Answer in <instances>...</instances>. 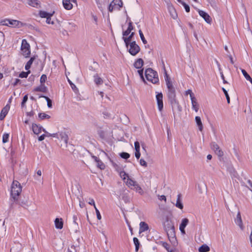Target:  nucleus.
<instances>
[{"label": "nucleus", "mask_w": 252, "mask_h": 252, "mask_svg": "<svg viewBox=\"0 0 252 252\" xmlns=\"http://www.w3.org/2000/svg\"><path fill=\"white\" fill-rule=\"evenodd\" d=\"M165 80L167 87V95L171 105L173 111L177 110L179 112L181 111L182 108L180 106L179 103L176 99V91L174 87L170 77L167 75V73H165Z\"/></svg>", "instance_id": "f257e3e1"}, {"label": "nucleus", "mask_w": 252, "mask_h": 252, "mask_svg": "<svg viewBox=\"0 0 252 252\" xmlns=\"http://www.w3.org/2000/svg\"><path fill=\"white\" fill-rule=\"evenodd\" d=\"M145 74L147 79L153 84H156L159 82V79L157 72L155 71L152 68H149L145 70Z\"/></svg>", "instance_id": "f03ea898"}, {"label": "nucleus", "mask_w": 252, "mask_h": 252, "mask_svg": "<svg viewBox=\"0 0 252 252\" xmlns=\"http://www.w3.org/2000/svg\"><path fill=\"white\" fill-rule=\"evenodd\" d=\"M21 191L22 187L21 184L17 181H14L11 189V194L12 197L14 199H17V197L20 194Z\"/></svg>", "instance_id": "7ed1b4c3"}, {"label": "nucleus", "mask_w": 252, "mask_h": 252, "mask_svg": "<svg viewBox=\"0 0 252 252\" xmlns=\"http://www.w3.org/2000/svg\"><path fill=\"white\" fill-rule=\"evenodd\" d=\"M162 223L164 229L166 231L167 235L174 236L175 227L174 223L172 220H164Z\"/></svg>", "instance_id": "20e7f679"}, {"label": "nucleus", "mask_w": 252, "mask_h": 252, "mask_svg": "<svg viewBox=\"0 0 252 252\" xmlns=\"http://www.w3.org/2000/svg\"><path fill=\"white\" fill-rule=\"evenodd\" d=\"M126 185L131 189L135 190L140 194H142L143 193L142 189L139 186L138 183L131 179H130L129 178H127L126 182Z\"/></svg>", "instance_id": "39448f33"}, {"label": "nucleus", "mask_w": 252, "mask_h": 252, "mask_svg": "<svg viewBox=\"0 0 252 252\" xmlns=\"http://www.w3.org/2000/svg\"><path fill=\"white\" fill-rule=\"evenodd\" d=\"M21 50L22 55L26 58L29 57L30 54V46L26 39L22 41Z\"/></svg>", "instance_id": "423d86ee"}, {"label": "nucleus", "mask_w": 252, "mask_h": 252, "mask_svg": "<svg viewBox=\"0 0 252 252\" xmlns=\"http://www.w3.org/2000/svg\"><path fill=\"white\" fill-rule=\"evenodd\" d=\"M127 49L129 53L132 56H135L140 50L139 46L136 44L135 41L129 42Z\"/></svg>", "instance_id": "0eeeda50"}, {"label": "nucleus", "mask_w": 252, "mask_h": 252, "mask_svg": "<svg viewBox=\"0 0 252 252\" xmlns=\"http://www.w3.org/2000/svg\"><path fill=\"white\" fill-rule=\"evenodd\" d=\"M198 12L199 15L202 17L207 23L211 24L212 21V18L207 13L200 9L198 10Z\"/></svg>", "instance_id": "6e6552de"}, {"label": "nucleus", "mask_w": 252, "mask_h": 252, "mask_svg": "<svg viewBox=\"0 0 252 252\" xmlns=\"http://www.w3.org/2000/svg\"><path fill=\"white\" fill-rule=\"evenodd\" d=\"M163 95L161 93H158L156 95V99L157 101V104L158 110L161 111L163 107V101H162Z\"/></svg>", "instance_id": "1a4fd4ad"}, {"label": "nucleus", "mask_w": 252, "mask_h": 252, "mask_svg": "<svg viewBox=\"0 0 252 252\" xmlns=\"http://www.w3.org/2000/svg\"><path fill=\"white\" fill-rule=\"evenodd\" d=\"M211 148L218 156L222 157L223 156V152L220 149L219 145L216 143L213 142L211 144Z\"/></svg>", "instance_id": "9d476101"}, {"label": "nucleus", "mask_w": 252, "mask_h": 252, "mask_svg": "<svg viewBox=\"0 0 252 252\" xmlns=\"http://www.w3.org/2000/svg\"><path fill=\"white\" fill-rule=\"evenodd\" d=\"M189 220L187 218H184L182 220V222L180 224L179 229L183 234H185L186 232L185 228L189 223Z\"/></svg>", "instance_id": "9b49d317"}, {"label": "nucleus", "mask_w": 252, "mask_h": 252, "mask_svg": "<svg viewBox=\"0 0 252 252\" xmlns=\"http://www.w3.org/2000/svg\"><path fill=\"white\" fill-rule=\"evenodd\" d=\"M235 222L237 225H238L239 226L241 230L244 229V225L243 224L240 212H238L237 214L236 218L235 219Z\"/></svg>", "instance_id": "f8f14e48"}, {"label": "nucleus", "mask_w": 252, "mask_h": 252, "mask_svg": "<svg viewBox=\"0 0 252 252\" xmlns=\"http://www.w3.org/2000/svg\"><path fill=\"white\" fill-rule=\"evenodd\" d=\"M10 108V106L9 105H6L4 108H2V109L1 111V112L0 113V120H2L6 115H7L9 110Z\"/></svg>", "instance_id": "ddd939ff"}, {"label": "nucleus", "mask_w": 252, "mask_h": 252, "mask_svg": "<svg viewBox=\"0 0 252 252\" xmlns=\"http://www.w3.org/2000/svg\"><path fill=\"white\" fill-rule=\"evenodd\" d=\"M134 35V32H131L128 37L123 36V39L124 40L126 48H128L129 42H131L132 37Z\"/></svg>", "instance_id": "4468645a"}, {"label": "nucleus", "mask_w": 252, "mask_h": 252, "mask_svg": "<svg viewBox=\"0 0 252 252\" xmlns=\"http://www.w3.org/2000/svg\"><path fill=\"white\" fill-rule=\"evenodd\" d=\"M54 13H55L54 11H53L52 12H47L45 11L40 10L39 11L38 14L41 18H46L48 16H53Z\"/></svg>", "instance_id": "2eb2a0df"}, {"label": "nucleus", "mask_w": 252, "mask_h": 252, "mask_svg": "<svg viewBox=\"0 0 252 252\" xmlns=\"http://www.w3.org/2000/svg\"><path fill=\"white\" fill-rule=\"evenodd\" d=\"M168 9L171 16L174 19H176L177 17V14L174 7L172 5H169L168 6Z\"/></svg>", "instance_id": "dca6fc26"}, {"label": "nucleus", "mask_w": 252, "mask_h": 252, "mask_svg": "<svg viewBox=\"0 0 252 252\" xmlns=\"http://www.w3.org/2000/svg\"><path fill=\"white\" fill-rule=\"evenodd\" d=\"M58 139L63 141L66 145L67 144L68 141V136L65 132H59Z\"/></svg>", "instance_id": "f3484780"}, {"label": "nucleus", "mask_w": 252, "mask_h": 252, "mask_svg": "<svg viewBox=\"0 0 252 252\" xmlns=\"http://www.w3.org/2000/svg\"><path fill=\"white\" fill-rule=\"evenodd\" d=\"M32 128L34 133L37 135L39 134L43 129L41 126L36 124H33Z\"/></svg>", "instance_id": "a211bd4d"}, {"label": "nucleus", "mask_w": 252, "mask_h": 252, "mask_svg": "<svg viewBox=\"0 0 252 252\" xmlns=\"http://www.w3.org/2000/svg\"><path fill=\"white\" fill-rule=\"evenodd\" d=\"M139 232L142 233L149 229V226L145 222L141 221L140 224Z\"/></svg>", "instance_id": "6ab92c4d"}, {"label": "nucleus", "mask_w": 252, "mask_h": 252, "mask_svg": "<svg viewBox=\"0 0 252 252\" xmlns=\"http://www.w3.org/2000/svg\"><path fill=\"white\" fill-rule=\"evenodd\" d=\"M9 22H8V26L12 28L18 27L19 24H22L21 22L16 20L9 19Z\"/></svg>", "instance_id": "aec40b11"}, {"label": "nucleus", "mask_w": 252, "mask_h": 252, "mask_svg": "<svg viewBox=\"0 0 252 252\" xmlns=\"http://www.w3.org/2000/svg\"><path fill=\"white\" fill-rule=\"evenodd\" d=\"M133 30L132 22H129L128 23V27L127 30L123 32V36H126L129 34L131 31Z\"/></svg>", "instance_id": "412c9836"}, {"label": "nucleus", "mask_w": 252, "mask_h": 252, "mask_svg": "<svg viewBox=\"0 0 252 252\" xmlns=\"http://www.w3.org/2000/svg\"><path fill=\"white\" fill-rule=\"evenodd\" d=\"M190 99L191 101L192 109L197 112L199 109V105L197 102L196 99L195 97H193Z\"/></svg>", "instance_id": "4be33fe9"}, {"label": "nucleus", "mask_w": 252, "mask_h": 252, "mask_svg": "<svg viewBox=\"0 0 252 252\" xmlns=\"http://www.w3.org/2000/svg\"><path fill=\"white\" fill-rule=\"evenodd\" d=\"M55 227L57 229H62L63 227V221L62 219L56 218L55 220Z\"/></svg>", "instance_id": "5701e85b"}, {"label": "nucleus", "mask_w": 252, "mask_h": 252, "mask_svg": "<svg viewBox=\"0 0 252 252\" xmlns=\"http://www.w3.org/2000/svg\"><path fill=\"white\" fill-rule=\"evenodd\" d=\"M70 0H63V4L64 8L67 10H70L72 8V4Z\"/></svg>", "instance_id": "b1692460"}, {"label": "nucleus", "mask_w": 252, "mask_h": 252, "mask_svg": "<svg viewBox=\"0 0 252 252\" xmlns=\"http://www.w3.org/2000/svg\"><path fill=\"white\" fill-rule=\"evenodd\" d=\"M47 91V88L44 85L41 84L40 86L35 88L33 90L34 92H40L45 93Z\"/></svg>", "instance_id": "393cba45"}, {"label": "nucleus", "mask_w": 252, "mask_h": 252, "mask_svg": "<svg viewBox=\"0 0 252 252\" xmlns=\"http://www.w3.org/2000/svg\"><path fill=\"white\" fill-rule=\"evenodd\" d=\"M144 62L142 59H138L134 63V66L135 68L139 69L143 65Z\"/></svg>", "instance_id": "a878e982"}, {"label": "nucleus", "mask_w": 252, "mask_h": 252, "mask_svg": "<svg viewBox=\"0 0 252 252\" xmlns=\"http://www.w3.org/2000/svg\"><path fill=\"white\" fill-rule=\"evenodd\" d=\"M112 3L115 6L117 10H120L123 6V2L121 0H113Z\"/></svg>", "instance_id": "bb28decb"}, {"label": "nucleus", "mask_w": 252, "mask_h": 252, "mask_svg": "<svg viewBox=\"0 0 252 252\" xmlns=\"http://www.w3.org/2000/svg\"><path fill=\"white\" fill-rule=\"evenodd\" d=\"M195 122L196 123V124L198 127L199 130L200 131H202L203 130V125L201 122V120L200 117L199 116H196L195 118Z\"/></svg>", "instance_id": "cd10ccee"}, {"label": "nucleus", "mask_w": 252, "mask_h": 252, "mask_svg": "<svg viewBox=\"0 0 252 252\" xmlns=\"http://www.w3.org/2000/svg\"><path fill=\"white\" fill-rule=\"evenodd\" d=\"M27 3L29 5L37 8L39 6V2L37 0H27Z\"/></svg>", "instance_id": "c85d7f7f"}, {"label": "nucleus", "mask_w": 252, "mask_h": 252, "mask_svg": "<svg viewBox=\"0 0 252 252\" xmlns=\"http://www.w3.org/2000/svg\"><path fill=\"white\" fill-rule=\"evenodd\" d=\"M181 196V195L180 194L178 195V197H177V201H176L175 206L177 208H178L180 209H182L183 208V205L182 203L181 202V200L180 199Z\"/></svg>", "instance_id": "c756f323"}, {"label": "nucleus", "mask_w": 252, "mask_h": 252, "mask_svg": "<svg viewBox=\"0 0 252 252\" xmlns=\"http://www.w3.org/2000/svg\"><path fill=\"white\" fill-rule=\"evenodd\" d=\"M94 82L97 85H101L103 83L102 79L99 77L97 74L94 75Z\"/></svg>", "instance_id": "7c9ffc66"}, {"label": "nucleus", "mask_w": 252, "mask_h": 252, "mask_svg": "<svg viewBox=\"0 0 252 252\" xmlns=\"http://www.w3.org/2000/svg\"><path fill=\"white\" fill-rule=\"evenodd\" d=\"M198 250L199 252H207L210 251V248L207 245L204 244L202 245Z\"/></svg>", "instance_id": "2f4dec72"}, {"label": "nucleus", "mask_w": 252, "mask_h": 252, "mask_svg": "<svg viewBox=\"0 0 252 252\" xmlns=\"http://www.w3.org/2000/svg\"><path fill=\"white\" fill-rule=\"evenodd\" d=\"M34 59H35L34 57H32L30 59V60L25 65V69L26 70H28L31 68V65L32 64Z\"/></svg>", "instance_id": "473e14b6"}, {"label": "nucleus", "mask_w": 252, "mask_h": 252, "mask_svg": "<svg viewBox=\"0 0 252 252\" xmlns=\"http://www.w3.org/2000/svg\"><path fill=\"white\" fill-rule=\"evenodd\" d=\"M38 117L41 120L49 119L50 118V116L44 113H40L38 114Z\"/></svg>", "instance_id": "72a5a7b5"}, {"label": "nucleus", "mask_w": 252, "mask_h": 252, "mask_svg": "<svg viewBox=\"0 0 252 252\" xmlns=\"http://www.w3.org/2000/svg\"><path fill=\"white\" fill-rule=\"evenodd\" d=\"M39 97H44L45 98V99L47 101V106L49 108H52V100L47 96H44V95H40L39 96Z\"/></svg>", "instance_id": "f704fd0d"}, {"label": "nucleus", "mask_w": 252, "mask_h": 252, "mask_svg": "<svg viewBox=\"0 0 252 252\" xmlns=\"http://www.w3.org/2000/svg\"><path fill=\"white\" fill-rule=\"evenodd\" d=\"M133 242L135 246V251L137 252L139 250V245H140V243L139 242V240L137 238L134 237V238H133Z\"/></svg>", "instance_id": "c9c22d12"}, {"label": "nucleus", "mask_w": 252, "mask_h": 252, "mask_svg": "<svg viewBox=\"0 0 252 252\" xmlns=\"http://www.w3.org/2000/svg\"><path fill=\"white\" fill-rule=\"evenodd\" d=\"M68 83H69L70 87H71L73 91L75 93H77L78 92V89L76 87V86L69 80L68 79Z\"/></svg>", "instance_id": "e433bc0d"}, {"label": "nucleus", "mask_w": 252, "mask_h": 252, "mask_svg": "<svg viewBox=\"0 0 252 252\" xmlns=\"http://www.w3.org/2000/svg\"><path fill=\"white\" fill-rule=\"evenodd\" d=\"M139 33L142 42L145 44L147 43V41L144 37V34L141 30H139Z\"/></svg>", "instance_id": "4c0bfd02"}, {"label": "nucleus", "mask_w": 252, "mask_h": 252, "mask_svg": "<svg viewBox=\"0 0 252 252\" xmlns=\"http://www.w3.org/2000/svg\"><path fill=\"white\" fill-rule=\"evenodd\" d=\"M96 163L97 167L100 169H104L105 168V164L100 160H99Z\"/></svg>", "instance_id": "58836bf2"}, {"label": "nucleus", "mask_w": 252, "mask_h": 252, "mask_svg": "<svg viewBox=\"0 0 252 252\" xmlns=\"http://www.w3.org/2000/svg\"><path fill=\"white\" fill-rule=\"evenodd\" d=\"M241 72L246 80H248L251 79V76L245 69H241Z\"/></svg>", "instance_id": "ea45409f"}, {"label": "nucleus", "mask_w": 252, "mask_h": 252, "mask_svg": "<svg viewBox=\"0 0 252 252\" xmlns=\"http://www.w3.org/2000/svg\"><path fill=\"white\" fill-rule=\"evenodd\" d=\"M30 73V71L29 70L27 72H22L19 74V77L20 78H27L28 76V75Z\"/></svg>", "instance_id": "a19ab883"}, {"label": "nucleus", "mask_w": 252, "mask_h": 252, "mask_svg": "<svg viewBox=\"0 0 252 252\" xmlns=\"http://www.w3.org/2000/svg\"><path fill=\"white\" fill-rule=\"evenodd\" d=\"M120 175L123 180H125L126 178H129L128 175L125 171H122L120 172Z\"/></svg>", "instance_id": "79ce46f5"}, {"label": "nucleus", "mask_w": 252, "mask_h": 252, "mask_svg": "<svg viewBox=\"0 0 252 252\" xmlns=\"http://www.w3.org/2000/svg\"><path fill=\"white\" fill-rule=\"evenodd\" d=\"M8 22H9V19H5L1 20L0 21V24L2 26H8Z\"/></svg>", "instance_id": "37998d69"}, {"label": "nucleus", "mask_w": 252, "mask_h": 252, "mask_svg": "<svg viewBox=\"0 0 252 252\" xmlns=\"http://www.w3.org/2000/svg\"><path fill=\"white\" fill-rule=\"evenodd\" d=\"M9 134L8 133H4L2 136V142L6 143L8 141Z\"/></svg>", "instance_id": "c03bdc74"}, {"label": "nucleus", "mask_w": 252, "mask_h": 252, "mask_svg": "<svg viewBox=\"0 0 252 252\" xmlns=\"http://www.w3.org/2000/svg\"><path fill=\"white\" fill-rule=\"evenodd\" d=\"M222 90L223 92V93H224V94H225V95L226 96L227 103H230V98H229V95H228V94L227 93V91L224 88H222Z\"/></svg>", "instance_id": "a18cd8bd"}, {"label": "nucleus", "mask_w": 252, "mask_h": 252, "mask_svg": "<svg viewBox=\"0 0 252 252\" xmlns=\"http://www.w3.org/2000/svg\"><path fill=\"white\" fill-rule=\"evenodd\" d=\"M52 16H48L47 18H46V23L48 24H54V22L53 20H52Z\"/></svg>", "instance_id": "49530a36"}, {"label": "nucleus", "mask_w": 252, "mask_h": 252, "mask_svg": "<svg viewBox=\"0 0 252 252\" xmlns=\"http://www.w3.org/2000/svg\"><path fill=\"white\" fill-rule=\"evenodd\" d=\"M20 205L24 208H27L30 205L28 201L26 200L25 201H22L20 203Z\"/></svg>", "instance_id": "de8ad7c7"}, {"label": "nucleus", "mask_w": 252, "mask_h": 252, "mask_svg": "<svg viewBox=\"0 0 252 252\" xmlns=\"http://www.w3.org/2000/svg\"><path fill=\"white\" fill-rule=\"evenodd\" d=\"M120 156L122 158H125V159H127L130 157V155L128 153H125V152L122 153L121 154Z\"/></svg>", "instance_id": "09e8293b"}, {"label": "nucleus", "mask_w": 252, "mask_h": 252, "mask_svg": "<svg viewBox=\"0 0 252 252\" xmlns=\"http://www.w3.org/2000/svg\"><path fill=\"white\" fill-rule=\"evenodd\" d=\"M47 79V76L45 74H43L41 75L40 79V82L41 84H43L45 83Z\"/></svg>", "instance_id": "8fccbe9b"}, {"label": "nucleus", "mask_w": 252, "mask_h": 252, "mask_svg": "<svg viewBox=\"0 0 252 252\" xmlns=\"http://www.w3.org/2000/svg\"><path fill=\"white\" fill-rule=\"evenodd\" d=\"M28 95H25L24 97H23V100H22V102L21 103V106L22 107H24L25 106V103H26V102L28 100Z\"/></svg>", "instance_id": "3c124183"}, {"label": "nucleus", "mask_w": 252, "mask_h": 252, "mask_svg": "<svg viewBox=\"0 0 252 252\" xmlns=\"http://www.w3.org/2000/svg\"><path fill=\"white\" fill-rule=\"evenodd\" d=\"M116 9H117L115 7V6H114V4L111 2L108 7L109 11L112 12L114 10H116Z\"/></svg>", "instance_id": "603ef678"}, {"label": "nucleus", "mask_w": 252, "mask_h": 252, "mask_svg": "<svg viewBox=\"0 0 252 252\" xmlns=\"http://www.w3.org/2000/svg\"><path fill=\"white\" fill-rule=\"evenodd\" d=\"M94 209L96 214L97 218L98 220H100L101 219L100 213L96 207H95Z\"/></svg>", "instance_id": "864d4df0"}, {"label": "nucleus", "mask_w": 252, "mask_h": 252, "mask_svg": "<svg viewBox=\"0 0 252 252\" xmlns=\"http://www.w3.org/2000/svg\"><path fill=\"white\" fill-rule=\"evenodd\" d=\"M186 94H189L190 98L194 97L193 94L191 90H188L186 92Z\"/></svg>", "instance_id": "5fc2aeb1"}, {"label": "nucleus", "mask_w": 252, "mask_h": 252, "mask_svg": "<svg viewBox=\"0 0 252 252\" xmlns=\"http://www.w3.org/2000/svg\"><path fill=\"white\" fill-rule=\"evenodd\" d=\"M134 147L135 151H140V144L138 141L134 142Z\"/></svg>", "instance_id": "6e6d98bb"}, {"label": "nucleus", "mask_w": 252, "mask_h": 252, "mask_svg": "<svg viewBox=\"0 0 252 252\" xmlns=\"http://www.w3.org/2000/svg\"><path fill=\"white\" fill-rule=\"evenodd\" d=\"M140 165L141 166H144V167H147V162H146V161L145 160H144L142 158H141L140 160Z\"/></svg>", "instance_id": "4d7b16f0"}, {"label": "nucleus", "mask_w": 252, "mask_h": 252, "mask_svg": "<svg viewBox=\"0 0 252 252\" xmlns=\"http://www.w3.org/2000/svg\"><path fill=\"white\" fill-rule=\"evenodd\" d=\"M183 5L184 6L185 10L187 12H189L190 11V8L189 6L185 2L183 3Z\"/></svg>", "instance_id": "13d9d810"}, {"label": "nucleus", "mask_w": 252, "mask_h": 252, "mask_svg": "<svg viewBox=\"0 0 252 252\" xmlns=\"http://www.w3.org/2000/svg\"><path fill=\"white\" fill-rule=\"evenodd\" d=\"M208 3L212 6L214 7L216 6L215 0H207Z\"/></svg>", "instance_id": "bf43d9fd"}, {"label": "nucleus", "mask_w": 252, "mask_h": 252, "mask_svg": "<svg viewBox=\"0 0 252 252\" xmlns=\"http://www.w3.org/2000/svg\"><path fill=\"white\" fill-rule=\"evenodd\" d=\"M140 151H135V156L137 159H139L140 158Z\"/></svg>", "instance_id": "052dcab7"}, {"label": "nucleus", "mask_w": 252, "mask_h": 252, "mask_svg": "<svg viewBox=\"0 0 252 252\" xmlns=\"http://www.w3.org/2000/svg\"><path fill=\"white\" fill-rule=\"evenodd\" d=\"M88 203L89 204H90L91 205H93L94 208H95V207H96L95 203H94V201L93 199L90 198V201H89Z\"/></svg>", "instance_id": "680f3d73"}, {"label": "nucleus", "mask_w": 252, "mask_h": 252, "mask_svg": "<svg viewBox=\"0 0 252 252\" xmlns=\"http://www.w3.org/2000/svg\"><path fill=\"white\" fill-rule=\"evenodd\" d=\"M158 199L160 200H164L165 202L166 201V198L165 195H159L158 196Z\"/></svg>", "instance_id": "e2e57ef3"}, {"label": "nucleus", "mask_w": 252, "mask_h": 252, "mask_svg": "<svg viewBox=\"0 0 252 252\" xmlns=\"http://www.w3.org/2000/svg\"><path fill=\"white\" fill-rule=\"evenodd\" d=\"M164 220H171L170 216L169 215H165L163 218V221Z\"/></svg>", "instance_id": "0e129e2a"}, {"label": "nucleus", "mask_w": 252, "mask_h": 252, "mask_svg": "<svg viewBox=\"0 0 252 252\" xmlns=\"http://www.w3.org/2000/svg\"><path fill=\"white\" fill-rule=\"evenodd\" d=\"M59 133H56L49 134V135L50 136H52V137H56L58 139L59 138Z\"/></svg>", "instance_id": "69168bd1"}, {"label": "nucleus", "mask_w": 252, "mask_h": 252, "mask_svg": "<svg viewBox=\"0 0 252 252\" xmlns=\"http://www.w3.org/2000/svg\"><path fill=\"white\" fill-rule=\"evenodd\" d=\"M46 136V135L45 134H42L41 135V136H40L39 137H38V140L39 141H41L42 140H43L45 138V137Z\"/></svg>", "instance_id": "338daca9"}, {"label": "nucleus", "mask_w": 252, "mask_h": 252, "mask_svg": "<svg viewBox=\"0 0 252 252\" xmlns=\"http://www.w3.org/2000/svg\"><path fill=\"white\" fill-rule=\"evenodd\" d=\"M20 80L19 79H16L15 82L13 83V86H16L18 83L20 82Z\"/></svg>", "instance_id": "774afa93"}]
</instances>
